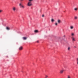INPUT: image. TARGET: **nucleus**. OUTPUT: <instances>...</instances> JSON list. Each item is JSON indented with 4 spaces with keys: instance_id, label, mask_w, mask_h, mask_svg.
<instances>
[{
    "instance_id": "1",
    "label": "nucleus",
    "mask_w": 78,
    "mask_h": 78,
    "mask_svg": "<svg viewBox=\"0 0 78 78\" xmlns=\"http://www.w3.org/2000/svg\"><path fill=\"white\" fill-rule=\"evenodd\" d=\"M29 2L27 4L28 6H31L32 5V3H31V2L33 1V0H29Z\"/></svg>"
},
{
    "instance_id": "2",
    "label": "nucleus",
    "mask_w": 78,
    "mask_h": 78,
    "mask_svg": "<svg viewBox=\"0 0 78 78\" xmlns=\"http://www.w3.org/2000/svg\"><path fill=\"white\" fill-rule=\"evenodd\" d=\"M19 6H20V7L22 9H24L25 8V6L22 5V3H20L19 4Z\"/></svg>"
},
{
    "instance_id": "3",
    "label": "nucleus",
    "mask_w": 78,
    "mask_h": 78,
    "mask_svg": "<svg viewBox=\"0 0 78 78\" xmlns=\"http://www.w3.org/2000/svg\"><path fill=\"white\" fill-rule=\"evenodd\" d=\"M64 69L60 70L59 72L60 73H61V74H62V73H64Z\"/></svg>"
},
{
    "instance_id": "4",
    "label": "nucleus",
    "mask_w": 78,
    "mask_h": 78,
    "mask_svg": "<svg viewBox=\"0 0 78 78\" xmlns=\"http://www.w3.org/2000/svg\"><path fill=\"white\" fill-rule=\"evenodd\" d=\"M71 38L73 41H76V40H75V38L74 37H72Z\"/></svg>"
},
{
    "instance_id": "5",
    "label": "nucleus",
    "mask_w": 78,
    "mask_h": 78,
    "mask_svg": "<svg viewBox=\"0 0 78 78\" xmlns=\"http://www.w3.org/2000/svg\"><path fill=\"white\" fill-rule=\"evenodd\" d=\"M23 49V47L22 46L20 47L19 48V50H22Z\"/></svg>"
},
{
    "instance_id": "6",
    "label": "nucleus",
    "mask_w": 78,
    "mask_h": 78,
    "mask_svg": "<svg viewBox=\"0 0 78 78\" xmlns=\"http://www.w3.org/2000/svg\"><path fill=\"white\" fill-rule=\"evenodd\" d=\"M12 10L13 11H15L16 10V8L14 7H13L12 8Z\"/></svg>"
},
{
    "instance_id": "7",
    "label": "nucleus",
    "mask_w": 78,
    "mask_h": 78,
    "mask_svg": "<svg viewBox=\"0 0 78 78\" xmlns=\"http://www.w3.org/2000/svg\"><path fill=\"white\" fill-rule=\"evenodd\" d=\"M6 29L7 30H11V29H10V28L9 27H6Z\"/></svg>"
},
{
    "instance_id": "8",
    "label": "nucleus",
    "mask_w": 78,
    "mask_h": 78,
    "mask_svg": "<svg viewBox=\"0 0 78 78\" xmlns=\"http://www.w3.org/2000/svg\"><path fill=\"white\" fill-rule=\"evenodd\" d=\"M74 19L75 20H77L78 19V17L77 16H75Z\"/></svg>"
},
{
    "instance_id": "9",
    "label": "nucleus",
    "mask_w": 78,
    "mask_h": 78,
    "mask_svg": "<svg viewBox=\"0 0 78 78\" xmlns=\"http://www.w3.org/2000/svg\"><path fill=\"white\" fill-rule=\"evenodd\" d=\"M73 26H70V29H71V30H73Z\"/></svg>"
},
{
    "instance_id": "10",
    "label": "nucleus",
    "mask_w": 78,
    "mask_h": 78,
    "mask_svg": "<svg viewBox=\"0 0 78 78\" xmlns=\"http://www.w3.org/2000/svg\"><path fill=\"white\" fill-rule=\"evenodd\" d=\"M23 40H26L27 39V38L26 37H23Z\"/></svg>"
},
{
    "instance_id": "11",
    "label": "nucleus",
    "mask_w": 78,
    "mask_h": 78,
    "mask_svg": "<svg viewBox=\"0 0 78 78\" xmlns=\"http://www.w3.org/2000/svg\"><path fill=\"white\" fill-rule=\"evenodd\" d=\"M74 11H76L78 10V9L77 8H74Z\"/></svg>"
},
{
    "instance_id": "12",
    "label": "nucleus",
    "mask_w": 78,
    "mask_h": 78,
    "mask_svg": "<svg viewBox=\"0 0 78 78\" xmlns=\"http://www.w3.org/2000/svg\"><path fill=\"white\" fill-rule=\"evenodd\" d=\"M57 22H58V23H61V21L59 20H58L57 21Z\"/></svg>"
},
{
    "instance_id": "13",
    "label": "nucleus",
    "mask_w": 78,
    "mask_h": 78,
    "mask_svg": "<svg viewBox=\"0 0 78 78\" xmlns=\"http://www.w3.org/2000/svg\"><path fill=\"white\" fill-rule=\"evenodd\" d=\"M34 32L35 33H37L38 32V30H36L34 31Z\"/></svg>"
},
{
    "instance_id": "14",
    "label": "nucleus",
    "mask_w": 78,
    "mask_h": 78,
    "mask_svg": "<svg viewBox=\"0 0 78 78\" xmlns=\"http://www.w3.org/2000/svg\"><path fill=\"white\" fill-rule=\"evenodd\" d=\"M74 34L73 33H72V34H71V36H72V37H73V36H74Z\"/></svg>"
},
{
    "instance_id": "15",
    "label": "nucleus",
    "mask_w": 78,
    "mask_h": 78,
    "mask_svg": "<svg viewBox=\"0 0 78 78\" xmlns=\"http://www.w3.org/2000/svg\"><path fill=\"white\" fill-rule=\"evenodd\" d=\"M55 21L53 19H52L51 20V21L52 22H54Z\"/></svg>"
},
{
    "instance_id": "16",
    "label": "nucleus",
    "mask_w": 78,
    "mask_h": 78,
    "mask_svg": "<svg viewBox=\"0 0 78 78\" xmlns=\"http://www.w3.org/2000/svg\"><path fill=\"white\" fill-rule=\"evenodd\" d=\"M70 47H68V50H70Z\"/></svg>"
},
{
    "instance_id": "17",
    "label": "nucleus",
    "mask_w": 78,
    "mask_h": 78,
    "mask_svg": "<svg viewBox=\"0 0 78 78\" xmlns=\"http://www.w3.org/2000/svg\"><path fill=\"white\" fill-rule=\"evenodd\" d=\"M48 78V76L47 75H45V78Z\"/></svg>"
},
{
    "instance_id": "18",
    "label": "nucleus",
    "mask_w": 78,
    "mask_h": 78,
    "mask_svg": "<svg viewBox=\"0 0 78 78\" xmlns=\"http://www.w3.org/2000/svg\"><path fill=\"white\" fill-rule=\"evenodd\" d=\"M67 78H70V76L69 75H68Z\"/></svg>"
},
{
    "instance_id": "19",
    "label": "nucleus",
    "mask_w": 78,
    "mask_h": 78,
    "mask_svg": "<svg viewBox=\"0 0 78 78\" xmlns=\"http://www.w3.org/2000/svg\"><path fill=\"white\" fill-rule=\"evenodd\" d=\"M55 25H56V26H57L58 23H55Z\"/></svg>"
},
{
    "instance_id": "20",
    "label": "nucleus",
    "mask_w": 78,
    "mask_h": 78,
    "mask_svg": "<svg viewBox=\"0 0 78 78\" xmlns=\"http://www.w3.org/2000/svg\"><path fill=\"white\" fill-rule=\"evenodd\" d=\"M2 12V10H0V13Z\"/></svg>"
},
{
    "instance_id": "21",
    "label": "nucleus",
    "mask_w": 78,
    "mask_h": 78,
    "mask_svg": "<svg viewBox=\"0 0 78 78\" xmlns=\"http://www.w3.org/2000/svg\"><path fill=\"white\" fill-rule=\"evenodd\" d=\"M42 17H44V15H43L42 16Z\"/></svg>"
},
{
    "instance_id": "22",
    "label": "nucleus",
    "mask_w": 78,
    "mask_h": 78,
    "mask_svg": "<svg viewBox=\"0 0 78 78\" xmlns=\"http://www.w3.org/2000/svg\"><path fill=\"white\" fill-rule=\"evenodd\" d=\"M37 43H38L39 42V41H37Z\"/></svg>"
},
{
    "instance_id": "23",
    "label": "nucleus",
    "mask_w": 78,
    "mask_h": 78,
    "mask_svg": "<svg viewBox=\"0 0 78 78\" xmlns=\"http://www.w3.org/2000/svg\"><path fill=\"white\" fill-rule=\"evenodd\" d=\"M74 48H76V46H74Z\"/></svg>"
},
{
    "instance_id": "24",
    "label": "nucleus",
    "mask_w": 78,
    "mask_h": 78,
    "mask_svg": "<svg viewBox=\"0 0 78 78\" xmlns=\"http://www.w3.org/2000/svg\"><path fill=\"white\" fill-rule=\"evenodd\" d=\"M21 1H23V0H20Z\"/></svg>"
}]
</instances>
